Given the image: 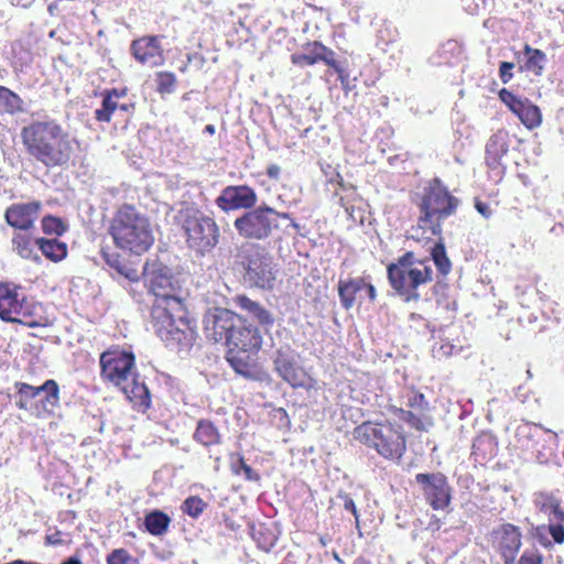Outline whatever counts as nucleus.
<instances>
[{
    "instance_id": "a211bd4d",
    "label": "nucleus",
    "mask_w": 564,
    "mask_h": 564,
    "mask_svg": "<svg viewBox=\"0 0 564 564\" xmlns=\"http://www.w3.org/2000/svg\"><path fill=\"white\" fill-rule=\"evenodd\" d=\"M40 210V202L13 204L7 208L4 218L11 227L28 232L39 218Z\"/></svg>"
},
{
    "instance_id": "49530a36",
    "label": "nucleus",
    "mask_w": 564,
    "mask_h": 564,
    "mask_svg": "<svg viewBox=\"0 0 564 564\" xmlns=\"http://www.w3.org/2000/svg\"><path fill=\"white\" fill-rule=\"evenodd\" d=\"M317 57H318V62L319 61L325 62L326 65L333 67L335 70H337V68L340 67L338 65V63L336 62V59L334 58V52L328 50L326 46H324L321 43H317Z\"/></svg>"
},
{
    "instance_id": "de8ad7c7",
    "label": "nucleus",
    "mask_w": 564,
    "mask_h": 564,
    "mask_svg": "<svg viewBox=\"0 0 564 564\" xmlns=\"http://www.w3.org/2000/svg\"><path fill=\"white\" fill-rule=\"evenodd\" d=\"M499 98L506 106H508V108L512 112H514L519 108L521 102L524 100V99L517 97L516 95H513L511 91L507 90L506 88H503L499 91Z\"/></svg>"
},
{
    "instance_id": "a19ab883",
    "label": "nucleus",
    "mask_w": 564,
    "mask_h": 564,
    "mask_svg": "<svg viewBox=\"0 0 564 564\" xmlns=\"http://www.w3.org/2000/svg\"><path fill=\"white\" fill-rule=\"evenodd\" d=\"M231 471L237 475H243L245 479L248 481H258L260 479L259 474L253 470L249 465L246 464L243 457L237 456L235 459H231Z\"/></svg>"
},
{
    "instance_id": "f03ea898",
    "label": "nucleus",
    "mask_w": 564,
    "mask_h": 564,
    "mask_svg": "<svg viewBox=\"0 0 564 564\" xmlns=\"http://www.w3.org/2000/svg\"><path fill=\"white\" fill-rule=\"evenodd\" d=\"M109 235L117 248L140 256L154 242L150 219L132 205L121 206L110 220Z\"/></svg>"
},
{
    "instance_id": "6e6d98bb",
    "label": "nucleus",
    "mask_w": 564,
    "mask_h": 564,
    "mask_svg": "<svg viewBox=\"0 0 564 564\" xmlns=\"http://www.w3.org/2000/svg\"><path fill=\"white\" fill-rule=\"evenodd\" d=\"M341 498L344 501V508L346 510L350 511L354 514L356 522H358L359 516H358L357 508H356V505H355L352 498H350L348 495H344V496H341Z\"/></svg>"
},
{
    "instance_id": "a878e982",
    "label": "nucleus",
    "mask_w": 564,
    "mask_h": 564,
    "mask_svg": "<svg viewBox=\"0 0 564 564\" xmlns=\"http://www.w3.org/2000/svg\"><path fill=\"white\" fill-rule=\"evenodd\" d=\"M510 135L506 130L495 132L486 145V162L490 167L499 165L500 160L509 150Z\"/></svg>"
},
{
    "instance_id": "e2e57ef3",
    "label": "nucleus",
    "mask_w": 564,
    "mask_h": 564,
    "mask_svg": "<svg viewBox=\"0 0 564 564\" xmlns=\"http://www.w3.org/2000/svg\"><path fill=\"white\" fill-rule=\"evenodd\" d=\"M62 564H83L79 558L75 556L68 557L66 561H64Z\"/></svg>"
},
{
    "instance_id": "a18cd8bd",
    "label": "nucleus",
    "mask_w": 564,
    "mask_h": 564,
    "mask_svg": "<svg viewBox=\"0 0 564 564\" xmlns=\"http://www.w3.org/2000/svg\"><path fill=\"white\" fill-rule=\"evenodd\" d=\"M108 564H133V558L124 549L113 550L107 557Z\"/></svg>"
},
{
    "instance_id": "ddd939ff",
    "label": "nucleus",
    "mask_w": 564,
    "mask_h": 564,
    "mask_svg": "<svg viewBox=\"0 0 564 564\" xmlns=\"http://www.w3.org/2000/svg\"><path fill=\"white\" fill-rule=\"evenodd\" d=\"M24 300L19 286L11 283H0V318L30 327L39 326L40 323L29 319L30 316L26 313Z\"/></svg>"
},
{
    "instance_id": "0eeeda50",
    "label": "nucleus",
    "mask_w": 564,
    "mask_h": 564,
    "mask_svg": "<svg viewBox=\"0 0 564 564\" xmlns=\"http://www.w3.org/2000/svg\"><path fill=\"white\" fill-rule=\"evenodd\" d=\"M245 267V280L260 289H271L275 280L272 257L258 245L243 243L238 252Z\"/></svg>"
},
{
    "instance_id": "9b49d317",
    "label": "nucleus",
    "mask_w": 564,
    "mask_h": 564,
    "mask_svg": "<svg viewBox=\"0 0 564 564\" xmlns=\"http://www.w3.org/2000/svg\"><path fill=\"white\" fill-rule=\"evenodd\" d=\"M17 393L14 395L15 405L21 410H31L32 400L40 397V402L46 412H53L59 402V388L55 380L48 379L40 387H33L29 383L17 382Z\"/></svg>"
},
{
    "instance_id": "dca6fc26",
    "label": "nucleus",
    "mask_w": 564,
    "mask_h": 564,
    "mask_svg": "<svg viewBox=\"0 0 564 564\" xmlns=\"http://www.w3.org/2000/svg\"><path fill=\"white\" fill-rule=\"evenodd\" d=\"M251 351L252 350L228 348L226 359L235 372L243 378L260 382H269V373L254 362L251 357Z\"/></svg>"
},
{
    "instance_id": "f8f14e48",
    "label": "nucleus",
    "mask_w": 564,
    "mask_h": 564,
    "mask_svg": "<svg viewBox=\"0 0 564 564\" xmlns=\"http://www.w3.org/2000/svg\"><path fill=\"white\" fill-rule=\"evenodd\" d=\"M100 367L101 377L120 388L135 375L134 355L124 350L105 351L100 356Z\"/></svg>"
},
{
    "instance_id": "c85d7f7f",
    "label": "nucleus",
    "mask_w": 564,
    "mask_h": 564,
    "mask_svg": "<svg viewBox=\"0 0 564 564\" xmlns=\"http://www.w3.org/2000/svg\"><path fill=\"white\" fill-rule=\"evenodd\" d=\"M23 111V99L8 87L0 85V116H14Z\"/></svg>"
},
{
    "instance_id": "9d476101",
    "label": "nucleus",
    "mask_w": 564,
    "mask_h": 564,
    "mask_svg": "<svg viewBox=\"0 0 564 564\" xmlns=\"http://www.w3.org/2000/svg\"><path fill=\"white\" fill-rule=\"evenodd\" d=\"M275 215L272 207L259 206L236 218L234 227L245 239L264 240L279 227Z\"/></svg>"
},
{
    "instance_id": "1a4fd4ad",
    "label": "nucleus",
    "mask_w": 564,
    "mask_h": 564,
    "mask_svg": "<svg viewBox=\"0 0 564 564\" xmlns=\"http://www.w3.org/2000/svg\"><path fill=\"white\" fill-rule=\"evenodd\" d=\"M183 305L178 310H173L169 305L155 304L152 311L154 328L159 337L167 345L183 344L191 339L192 332L187 321L182 315L177 319L173 313H183Z\"/></svg>"
},
{
    "instance_id": "0e129e2a",
    "label": "nucleus",
    "mask_w": 564,
    "mask_h": 564,
    "mask_svg": "<svg viewBox=\"0 0 564 564\" xmlns=\"http://www.w3.org/2000/svg\"><path fill=\"white\" fill-rule=\"evenodd\" d=\"M275 214H276V215H275V216H276V219H278V218L290 219V220L292 219V218H291V216H290V214H288V213H280V212H276V210H275Z\"/></svg>"
},
{
    "instance_id": "58836bf2",
    "label": "nucleus",
    "mask_w": 564,
    "mask_h": 564,
    "mask_svg": "<svg viewBox=\"0 0 564 564\" xmlns=\"http://www.w3.org/2000/svg\"><path fill=\"white\" fill-rule=\"evenodd\" d=\"M106 262L117 274L129 282H135L140 278L138 270L122 261L118 254H107Z\"/></svg>"
},
{
    "instance_id": "f704fd0d",
    "label": "nucleus",
    "mask_w": 564,
    "mask_h": 564,
    "mask_svg": "<svg viewBox=\"0 0 564 564\" xmlns=\"http://www.w3.org/2000/svg\"><path fill=\"white\" fill-rule=\"evenodd\" d=\"M171 519L161 510H153L144 518V527L152 535H162L167 531Z\"/></svg>"
},
{
    "instance_id": "c756f323",
    "label": "nucleus",
    "mask_w": 564,
    "mask_h": 564,
    "mask_svg": "<svg viewBox=\"0 0 564 564\" xmlns=\"http://www.w3.org/2000/svg\"><path fill=\"white\" fill-rule=\"evenodd\" d=\"M523 55L525 57V62L520 68L531 72L534 75H541L547 61L545 53L525 44L523 47Z\"/></svg>"
},
{
    "instance_id": "4468645a",
    "label": "nucleus",
    "mask_w": 564,
    "mask_h": 564,
    "mask_svg": "<svg viewBox=\"0 0 564 564\" xmlns=\"http://www.w3.org/2000/svg\"><path fill=\"white\" fill-rule=\"evenodd\" d=\"M274 370L293 388L306 387L310 377L300 364V355L289 346L276 349L273 358Z\"/></svg>"
},
{
    "instance_id": "e433bc0d",
    "label": "nucleus",
    "mask_w": 564,
    "mask_h": 564,
    "mask_svg": "<svg viewBox=\"0 0 564 564\" xmlns=\"http://www.w3.org/2000/svg\"><path fill=\"white\" fill-rule=\"evenodd\" d=\"M365 281L362 279H355L349 281H340L338 284V293L343 306L348 310L355 303V295L364 289Z\"/></svg>"
},
{
    "instance_id": "2eb2a0df",
    "label": "nucleus",
    "mask_w": 564,
    "mask_h": 564,
    "mask_svg": "<svg viewBox=\"0 0 564 564\" xmlns=\"http://www.w3.org/2000/svg\"><path fill=\"white\" fill-rule=\"evenodd\" d=\"M415 481L421 487L425 500L434 510H444L448 507L452 489L445 475L420 473L415 475Z\"/></svg>"
},
{
    "instance_id": "2f4dec72",
    "label": "nucleus",
    "mask_w": 564,
    "mask_h": 564,
    "mask_svg": "<svg viewBox=\"0 0 564 564\" xmlns=\"http://www.w3.org/2000/svg\"><path fill=\"white\" fill-rule=\"evenodd\" d=\"M564 520H557L550 522L549 525H541L536 528V539L544 546H550L552 542L549 540V535L553 538V541L561 544L564 542Z\"/></svg>"
},
{
    "instance_id": "72a5a7b5",
    "label": "nucleus",
    "mask_w": 564,
    "mask_h": 564,
    "mask_svg": "<svg viewBox=\"0 0 564 564\" xmlns=\"http://www.w3.org/2000/svg\"><path fill=\"white\" fill-rule=\"evenodd\" d=\"M194 438L204 446H212L220 442V433L210 421L200 420L194 433Z\"/></svg>"
},
{
    "instance_id": "bb28decb",
    "label": "nucleus",
    "mask_w": 564,
    "mask_h": 564,
    "mask_svg": "<svg viewBox=\"0 0 564 564\" xmlns=\"http://www.w3.org/2000/svg\"><path fill=\"white\" fill-rule=\"evenodd\" d=\"M120 389L134 406H139L143 411L150 408V392L147 386L138 380L135 375L130 378V381L122 384Z\"/></svg>"
},
{
    "instance_id": "412c9836",
    "label": "nucleus",
    "mask_w": 564,
    "mask_h": 564,
    "mask_svg": "<svg viewBox=\"0 0 564 564\" xmlns=\"http://www.w3.org/2000/svg\"><path fill=\"white\" fill-rule=\"evenodd\" d=\"M240 322V316L226 308H215L206 321V329L212 332L215 341H226L234 327Z\"/></svg>"
},
{
    "instance_id": "6e6552de",
    "label": "nucleus",
    "mask_w": 564,
    "mask_h": 564,
    "mask_svg": "<svg viewBox=\"0 0 564 564\" xmlns=\"http://www.w3.org/2000/svg\"><path fill=\"white\" fill-rule=\"evenodd\" d=\"M143 276L150 292L156 297V304L169 305L173 310L181 308L180 286L167 267L158 262L147 263Z\"/></svg>"
},
{
    "instance_id": "5701e85b",
    "label": "nucleus",
    "mask_w": 564,
    "mask_h": 564,
    "mask_svg": "<svg viewBox=\"0 0 564 564\" xmlns=\"http://www.w3.org/2000/svg\"><path fill=\"white\" fill-rule=\"evenodd\" d=\"M492 536L494 543L502 557L510 558L512 555H517L521 547V533L519 528L513 524L500 525L494 530Z\"/></svg>"
},
{
    "instance_id": "864d4df0",
    "label": "nucleus",
    "mask_w": 564,
    "mask_h": 564,
    "mask_svg": "<svg viewBox=\"0 0 564 564\" xmlns=\"http://www.w3.org/2000/svg\"><path fill=\"white\" fill-rule=\"evenodd\" d=\"M408 404L411 406V408H415V409H424L426 408L427 403L425 401V397L423 393H420V392H413L410 397H409V400H408Z\"/></svg>"
},
{
    "instance_id": "4d7b16f0",
    "label": "nucleus",
    "mask_w": 564,
    "mask_h": 564,
    "mask_svg": "<svg viewBox=\"0 0 564 564\" xmlns=\"http://www.w3.org/2000/svg\"><path fill=\"white\" fill-rule=\"evenodd\" d=\"M336 73L338 74V78L341 83V86L344 89H349L350 86H349V75L348 73L343 69L341 67L337 68Z\"/></svg>"
},
{
    "instance_id": "09e8293b",
    "label": "nucleus",
    "mask_w": 564,
    "mask_h": 564,
    "mask_svg": "<svg viewBox=\"0 0 564 564\" xmlns=\"http://www.w3.org/2000/svg\"><path fill=\"white\" fill-rule=\"evenodd\" d=\"M176 83V78L171 73H160L159 74V89L164 93H171L174 88V85Z\"/></svg>"
},
{
    "instance_id": "3c124183",
    "label": "nucleus",
    "mask_w": 564,
    "mask_h": 564,
    "mask_svg": "<svg viewBox=\"0 0 564 564\" xmlns=\"http://www.w3.org/2000/svg\"><path fill=\"white\" fill-rule=\"evenodd\" d=\"M514 68V64L511 62H501L499 66V77L503 84L509 83L512 77V69Z\"/></svg>"
},
{
    "instance_id": "20e7f679",
    "label": "nucleus",
    "mask_w": 564,
    "mask_h": 564,
    "mask_svg": "<svg viewBox=\"0 0 564 564\" xmlns=\"http://www.w3.org/2000/svg\"><path fill=\"white\" fill-rule=\"evenodd\" d=\"M388 280L391 288L405 302L417 301L420 285L432 281L433 270L422 262H413V253L406 252L398 262L390 263L387 268Z\"/></svg>"
},
{
    "instance_id": "393cba45",
    "label": "nucleus",
    "mask_w": 564,
    "mask_h": 564,
    "mask_svg": "<svg viewBox=\"0 0 564 564\" xmlns=\"http://www.w3.org/2000/svg\"><path fill=\"white\" fill-rule=\"evenodd\" d=\"M235 304L250 318L256 319L261 326L271 328L274 325L273 315L260 303L252 301L246 295H238L234 299Z\"/></svg>"
},
{
    "instance_id": "473e14b6",
    "label": "nucleus",
    "mask_w": 564,
    "mask_h": 564,
    "mask_svg": "<svg viewBox=\"0 0 564 564\" xmlns=\"http://www.w3.org/2000/svg\"><path fill=\"white\" fill-rule=\"evenodd\" d=\"M37 248L47 259L54 262L63 260L67 254L66 245L64 242L58 241L56 238H39Z\"/></svg>"
},
{
    "instance_id": "aec40b11",
    "label": "nucleus",
    "mask_w": 564,
    "mask_h": 564,
    "mask_svg": "<svg viewBox=\"0 0 564 564\" xmlns=\"http://www.w3.org/2000/svg\"><path fill=\"white\" fill-rule=\"evenodd\" d=\"M237 324L225 341L228 348L258 350L262 343L258 328L246 325L241 317Z\"/></svg>"
},
{
    "instance_id": "69168bd1",
    "label": "nucleus",
    "mask_w": 564,
    "mask_h": 564,
    "mask_svg": "<svg viewBox=\"0 0 564 564\" xmlns=\"http://www.w3.org/2000/svg\"><path fill=\"white\" fill-rule=\"evenodd\" d=\"M205 131L213 134V133H215V127L213 124H207L205 127Z\"/></svg>"
},
{
    "instance_id": "7c9ffc66",
    "label": "nucleus",
    "mask_w": 564,
    "mask_h": 564,
    "mask_svg": "<svg viewBox=\"0 0 564 564\" xmlns=\"http://www.w3.org/2000/svg\"><path fill=\"white\" fill-rule=\"evenodd\" d=\"M513 113L528 129L538 128L542 122L540 108L528 99H524Z\"/></svg>"
},
{
    "instance_id": "338daca9",
    "label": "nucleus",
    "mask_w": 564,
    "mask_h": 564,
    "mask_svg": "<svg viewBox=\"0 0 564 564\" xmlns=\"http://www.w3.org/2000/svg\"><path fill=\"white\" fill-rule=\"evenodd\" d=\"M514 558H516V555H512L510 558L509 557H503L505 564H513L514 563Z\"/></svg>"
},
{
    "instance_id": "37998d69",
    "label": "nucleus",
    "mask_w": 564,
    "mask_h": 564,
    "mask_svg": "<svg viewBox=\"0 0 564 564\" xmlns=\"http://www.w3.org/2000/svg\"><path fill=\"white\" fill-rule=\"evenodd\" d=\"M42 229L46 234L57 236L65 231V227L62 220L53 216H46L42 219Z\"/></svg>"
},
{
    "instance_id": "052dcab7",
    "label": "nucleus",
    "mask_w": 564,
    "mask_h": 564,
    "mask_svg": "<svg viewBox=\"0 0 564 564\" xmlns=\"http://www.w3.org/2000/svg\"><path fill=\"white\" fill-rule=\"evenodd\" d=\"M280 174V167L278 165H271L268 167V175L271 178H276Z\"/></svg>"
},
{
    "instance_id": "603ef678",
    "label": "nucleus",
    "mask_w": 564,
    "mask_h": 564,
    "mask_svg": "<svg viewBox=\"0 0 564 564\" xmlns=\"http://www.w3.org/2000/svg\"><path fill=\"white\" fill-rule=\"evenodd\" d=\"M518 564H542V556L535 551H525Z\"/></svg>"
},
{
    "instance_id": "c03bdc74",
    "label": "nucleus",
    "mask_w": 564,
    "mask_h": 564,
    "mask_svg": "<svg viewBox=\"0 0 564 564\" xmlns=\"http://www.w3.org/2000/svg\"><path fill=\"white\" fill-rule=\"evenodd\" d=\"M292 63L300 66H310L318 62L317 57V42L314 43L313 50L310 54H293L291 56Z\"/></svg>"
},
{
    "instance_id": "ea45409f",
    "label": "nucleus",
    "mask_w": 564,
    "mask_h": 564,
    "mask_svg": "<svg viewBox=\"0 0 564 564\" xmlns=\"http://www.w3.org/2000/svg\"><path fill=\"white\" fill-rule=\"evenodd\" d=\"M432 259L442 274H447L452 269V263L447 258L445 246L442 241H438L432 248Z\"/></svg>"
},
{
    "instance_id": "4c0bfd02",
    "label": "nucleus",
    "mask_w": 564,
    "mask_h": 564,
    "mask_svg": "<svg viewBox=\"0 0 564 564\" xmlns=\"http://www.w3.org/2000/svg\"><path fill=\"white\" fill-rule=\"evenodd\" d=\"M535 502L540 510L549 516L550 522L564 520V511L561 509L558 500L554 497L541 495L536 498Z\"/></svg>"
},
{
    "instance_id": "7ed1b4c3",
    "label": "nucleus",
    "mask_w": 564,
    "mask_h": 564,
    "mask_svg": "<svg viewBox=\"0 0 564 564\" xmlns=\"http://www.w3.org/2000/svg\"><path fill=\"white\" fill-rule=\"evenodd\" d=\"M459 199L453 196L448 188L437 177L433 178L424 186L417 206L420 217L417 227L413 228L412 238L419 239L414 232L422 230L423 234L430 232L432 236L442 235V221L454 215L458 208Z\"/></svg>"
},
{
    "instance_id": "5fc2aeb1",
    "label": "nucleus",
    "mask_w": 564,
    "mask_h": 564,
    "mask_svg": "<svg viewBox=\"0 0 564 564\" xmlns=\"http://www.w3.org/2000/svg\"><path fill=\"white\" fill-rule=\"evenodd\" d=\"M402 419L416 430H423L422 420L411 411H403Z\"/></svg>"
},
{
    "instance_id": "6ab92c4d",
    "label": "nucleus",
    "mask_w": 564,
    "mask_h": 564,
    "mask_svg": "<svg viewBox=\"0 0 564 564\" xmlns=\"http://www.w3.org/2000/svg\"><path fill=\"white\" fill-rule=\"evenodd\" d=\"M131 53L134 58L149 67L164 63L163 48L158 36H143L132 42Z\"/></svg>"
},
{
    "instance_id": "39448f33",
    "label": "nucleus",
    "mask_w": 564,
    "mask_h": 564,
    "mask_svg": "<svg viewBox=\"0 0 564 564\" xmlns=\"http://www.w3.org/2000/svg\"><path fill=\"white\" fill-rule=\"evenodd\" d=\"M354 438L387 459H400L405 452V437L401 429L392 424L365 422L354 430Z\"/></svg>"
},
{
    "instance_id": "8fccbe9b",
    "label": "nucleus",
    "mask_w": 564,
    "mask_h": 564,
    "mask_svg": "<svg viewBox=\"0 0 564 564\" xmlns=\"http://www.w3.org/2000/svg\"><path fill=\"white\" fill-rule=\"evenodd\" d=\"M460 349H462L460 347H457L456 345H454L449 341L441 344L438 348L436 346L433 347V351L436 355L443 356V357H448V356L455 355V354L459 352Z\"/></svg>"
},
{
    "instance_id": "bf43d9fd",
    "label": "nucleus",
    "mask_w": 564,
    "mask_h": 564,
    "mask_svg": "<svg viewBox=\"0 0 564 564\" xmlns=\"http://www.w3.org/2000/svg\"><path fill=\"white\" fill-rule=\"evenodd\" d=\"M45 540H46V544H50V545H58V544L63 543V541L61 539V532H55L53 534L46 535Z\"/></svg>"
},
{
    "instance_id": "774afa93",
    "label": "nucleus",
    "mask_w": 564,
    "mask_h": 564,
    "mask_svg": "<svg viewBox=\"0 0 564 564\" xmlns=\"http://www.w3.org/2000/svg\"><path fill=\"white\" fill-rule=\"evenodd\" d=\"M291 226H292L295 230H299V228H300V225H299L294 219H291Z\"/></svg>"
},
{
    "instance_id": "79ce46f5",
    "label": "nucleus",
    "mask_w": 564,
    "mask_h": 564,
    "mask_svg": "<svg viewBox=\"0 0 564 564\" xmlns=\"http://www.w3.org/2000/svg\"><path fill=\"white\" fill-rule=\"evenodd\" d=\"M206 502L199 497H188L183 503V511L192 518H197L206 508Z\"/></svg>"
},
{
    "instance_id": "13d9d810",
    "label": "nucleus",
    "mask_w": 564,
    "mask_h": 564,
    "mask_svg": "<svg viewBox=\"0 0 564 564\" xmlns=\"http://www.w3.org/2000/svg\"><path fill=\"white\" fill-rule=\"evenodd\" d=\"M475 207L477 212L481 214L485 218H489L491 216V209L486 203L478 200L476 202Z\"/></svg>"
},
{
    "instance_id": "cd10ccee",
    "label": "nucleus",
    "mask_w": 564,
    "mask_h": 564,
    "mask_svg": "<svg viewBox=\"0 0 564 564\" xmlns=\"http://www.w3.org/2000/svg\"><path fill=\"white\" fill-rule=\"evenodd\" d=\"M37 239L39 238L32 237L29 232H17L11 240L12 250L22 259L39 262L40 256L36 251Z\"/></svg>"
},
{
    "instance_id": "680f3d73",
    "label": "nucleus",
    "mask_w": 564,
    "mask_h": 564,
    "mask_svg": "<svg viewBox=\"0 0 564 564\" xmlns=\"http://www.w3.org/2000/svg\"><path fill=\"white\" fill-rule=\"evenodd\" d=\"M364 288L367 290L368 296L371 301L376 299V289L372 284L365 283Z\"/></svg>"
},
{
    "instance_id": "c9c22d12",
    "label": "nucleus",
    "mask_w": 564,
    "mask_h": 564,
    "mask_svg": "<svg viewBox=\"0 0 564 564\" xmlns=\"http://www.w3.org/2000/svg\"><path fill=\"white\" fill-rule=\"evenodd\" d=\"M543 440L544 441H541V443L536 445L534 451L531 452L539 464L549 463L550 459L553 457L555 448L557 446V435L550 430H547V436H545Z\"/></svg>"
},
{
    "instance_id": "f3484780",
    "label": "nucleus",
    "mask_w": 564,
    "mask_h": 564,
    "mask_svg": "<svg viewBox=\"0 0 564 564\" xmlns=\"http://www.w3.org/2000/svg\"><path fill=\"white\" fill-rule=\"evenodd\" d=\"M256 192L246 185L227 186L216 198V205L225 212L240 208H251L256 205Z\"/></svg>"
},
{
    "instance_id": "f257e3e1",
    "label": "nucleus",
    "mask_w": 564,
    "mask_h": 564,
    "mask_svg": "<svg viewBox=\"0 0 564 564\" xmlns=\"http://www.w3.org/2000/svg\"><path fill=\"white\" fill-rule=\"evenodd\" d=\"M21 137L28 153L47 169L66 166L75 152L76 140L55 120L34 121Z\"/></svg>"
},
{
    "instance_id": "4be33fe9",
    "label": "nucleus",
    "mask_w": 564,
    "mask_h": 564,
    "mask_svg": "<svg viewBox=\"0 0 564 564\" xmlns=\"http://www.w3.org/2000/svg\"><path fill=\"white\" fill-rule=\"evenodd\" d=\"M100 96L101 106L95 110V119L99 122H110L113 112L118 109L128 112L133 108L132 104L120 101L127 96L126 88L106 89Z\"/></svg>"
},
{
    "instance_id": "423d86ee",
    "label": "nucleus",
    "mask_w": 564,
    "mask_h": 564,
    "mask_svg": "<svg viewBox=\"0 0 564 564\" xmlns=\"http://www.w3.org/2000/svg\"><path fill=\"white\" fill-rule=\"evenodd\" d=\"M182 228L185 232L186 243L189 249L200 256L210 252L219 242V227L214 218L195 210L187 214Z\"/></svg>"
},
{
    "instance_id": "b1692460",
    "label": "nucleus",
    "mask_w": 564,
    "mask_h": 564,
    "mask_svg": "<svg viewBox=\"0 0 564 564\" xmlns=\"http://www.w3.org/2000/svg\"><path fill=\"white\" fill-rule=\"evenodd\" d=\"M547 436V430L539 424L523 422L516 429V447L523 452H533L536 445Z\"/></svg>"
}]
</instances>
